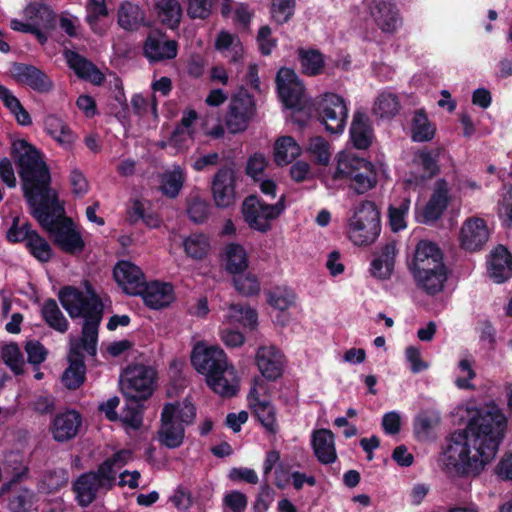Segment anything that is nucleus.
Returning a JSON list of instances; mask_svg holds the SVG:
<instances>
[{
    "mask_svg": "<svg viewBox=\"0 0 512 512\" xmlns=\"http://www.w3.org/2000/svg\"><path fill=\"white\" fill-rule=\"evenodd\" d=\"M254 115L255 103L253 97L247 93H239L230 100L225 124L231 133H239L247 129Z\"/></svg>",
    "mask_w": 512,
    "mask_h": 512,
    "instance_id": "13",
    "label": "nucleus"
},
{
    "mask_svg": "<svg viewBox=\"0 0 512 512\" xmlns=\"http://www.w3.org/2000/svg\"><path fill=\"white\" fill-rule=\"evenodd\" d=\"M6 501L10 512H32L38 507L39 497L33 489L14 485L10 487Z\"/></svg>",
    "mask_w": 512,
    "mask_h": 512,
    "instance_id": "29",
    "label": "nucleus"
},
{
    "mask_svg": "<svg viewBox=\"0 0 512 512\" xmlns=\"http://www.w3.org/2000/svg\"><path fill=\"white\" fill-rule=\"evenodd\" d=\"M144 55L151 62L174 59L177 56L178 44L175 40H167L159 33H150L144 43Z\"/></svg>",
    "mask_w": 512,
    "mask_h": 512,
    "instance_id": "27",
    "label": "nucleus"
},
{
    "mask_svg": "<svg viewBox=\"0 0 512 512\" xmlns=\"http://www.w3.org/2000/svg\"><path fill=\"white\" fill-rule=\"evenodd\" d=\"M114 278L122 290L129 295L140 294L145 282L141 269L129 261H120L116 264Z\"/></svg>",
    "mask_w": 512,
    "mask_h": 512,
    "instance_id": "25",
    "label": "nucleus"
},
{
    "mask_svg": "<svg viewBox=\"0 0 512 512\" xmlns=\"http://www.w3.org/2000/svg\"><path fill=\"white\" fill-rule=\"evenodd\" d=\"M350 137L357 149H367L373 140V130L368 116L362 112H355L350 127Z\"/></svg>",
    "mask_w": 512,
    "mask_h": 512,
    "instance_id": "34",
    "label": "nucleus"
},
{
    "mask_svg": "<svg viewBox=\"0 0 512 512\" xmlns=\"http://www.w3.org/2000/svg\"><path fill=\"white\" fill-rule=\"evenodd\" d=\"M182 246L187 257L202 260L210 251V240L203 233H192L183 239Z\"/></svg>",
    "mask_w": 512,
    "mask_h": 512,
    "instance_id": "44",
    "label": "nucleus"
},
{
    "mask_svg": "<svg viewBox=\"0 0 512 512\" xmlns=\"http://www.w3.org/2000/svg\"><path fill=\"white\" fill-rule=\"evenodd\" d=\"M396 254L395 243L382 246L370 264L371 275L379 280L389 279L394 269Z\"/></svg>",
    "mask_w": 512,
    "mask_h": 512,
    "instance_id": "32",
    "label": "nucleus"
},
{
    "mask_svg": "<svg viewBox=\"0 0 512 512\" xmlns=\"http://www.w3.org/2000/svg\"><path fill=\"white\" fill-rule=\"evenodd\" d=\"M452 196L445 179H438L433 186L431 196L423 208L422 222L433 223L439 220L447 209Z\"/></svg>",
    "mask_w": 512,
    "mask_h": 512,
    "instance_id": "21",
    "label": "nucleus"
},
{
    "mask_svg": "<svg viewBox=\"0 0 512 512\" xmlns=\"http://www.w3.org/2000/svg\"><path fill=\"white\" fill-rule=\"evenodd\" d=\"M68 482V473L64 469H56L45 473L42 479V488L53 493L65 486Z\"/></svg>",
    "mask_w": 512,
    "mask_h": 512,
    "instance_id": "60",
    "label": "nucleus"
},
{
    "mask_svg": "<svg viewBox=\"0 0 512 512\" xmlns=\"http://www.w3.org/2000/svg\"><path fill=\"white\" fill-rule=\"evenodd\" d=\"M107 16L106 0H88L85 20L95 34L104 35L107 32L108 26L101 23Z\"/></svg>",
    "mask_w": 512,
    "mask_h": 512,
    "instance_id": "43",
    "label": "nucleus"
},
{
    "mask_svg": "<svg viewBox=\"0 0 512 512\" xmlns=\"http://www.w3.org/2000/svg\"><path fill=\"white\" fill-rule=\"evenodd\" d=\"M156 372L151 367L135 364L128 366L120 375L123 394L131 400H145L154 390Z\"/></svg>",
    "mask_w": 512,
    "mask_h": 512,
    "instance_id": "10",
    "label": "nucleus"
},
{
    "mask_svg": "<svg viewBox=\"0 0 512 512\" xmlns=\"http://www.w3.org/2000/svg\"><path fill=\"white\" fill-rule=\"evenodd\" d=\"M255 363L265 379L274 381L283 373L285 357L276 346L263 345L257 349Z\"/></svg>",
    "mask_w": 512,
    "mask_h": 512,
    "instance_id": "19",
    "label": "nucleus"
},
{
    "mask_svg": "<svg viewBox=\"0 0 512 512\" xmlns=\"http://www.w3.org/2000/svg\"><path fill=\"white\" fill-rule=\"evenodd\" d=\"M82 426V417L75 410H67L56 415L53 420L51 433L58 442L73 439Z\"/></svg>",
    "mask_w": 512,
    "mask_h": 512,
    "instance_id": "28",
    "label": "nucleus"
},
{
    "mask_svg": "<svg viewBox=\"0 0 512 512\" xmlns=\"http://www.w3.org/2000/svg\"><path fill=\"white\" fill-rule=\"evenodd\" d=\"M35 232L32 226L28 222H21L19 217H14L11 227L7 231V239L12 243L25 242V245L29 241L30 236Z\"/></svg>",
    "mask_w": 512,
    "mask_h": 512,
    "instance_id": "56",
    "label": "nucleus"
},
{
    "mask_svg": "<svg viewBox=\"0 0 512 512\" xmlns=\"http://www.w3.org/2000/svg\"><path fill=\"white\" fill-rule=\"evenodd\" d=\"M436 127L431 123L423 109L417 110L411 122V137L415 142H427L433 139Z\"/></svg>",
    "mask_w": 512,
    "mask_h": 512,
    "instance_id": "45",
    "label": "nucleus"
},
{
    "mask_svg": "<svg viewBox=\"0 0 512 512\" xmlns=\"http://www.w3.org/2000/svg\"><path fill=\"white\" fill-rule=\"evenodd\" d=\"M62 212L57 197L51 196H48L46 202L31 209L32 215L61 250L69 254L79 253L84 249V240L70 219H60Z\"/></svg>",
    "mask_w": 512,
    "mask_h": 512,
    "instance_id": "6",
    "label": "nucleus"
},
{
    "mask_svg": "<svg viewBox=\"0 0 512 512\" xmlns=\"http://www.w3.org/2000/svg\"><path fill=\"white\" fill-rule=\"evenodd\" d=\"M301 154V147L291 136H282L274 145V160L278 165H287Z\"/></svg>",
    "mask_w": 512,
    "mask_h": 512,
    "instance_id": "46",
    "label": "nucleus"
},
{
    "mask_svg": "<svg viewBox=\"0 0 512 512\" xmlns=\"http://www.w3.org/2000/svg\"><path fill=\"white\" fill-rule=\"evenodd\" d=\"M119 469L113 464V461L107 459L104 461L96 472H93L104 490L113 487L116 481V475Z\"/></svg>",
    "mask_w": 512,
    "mask_h": 512,
    "instance_id": "62",
    "label": "nucleus"
},
{
    "mask_svg": "<svg viewBox=\"0 0 512 512\" xmlns=\"http://www.w3.org/2000/svg\"><path fill=\"white\" fill-rule=\"evenodd\" d=\"M222 261L227 272L231 274L244 272L249 263L245 248L238 243H229L224 247Z\"/></svg>",
    "mask_w": 512,
    "mask_h": 512,
    "instance_id": "36",
    "label": "nucleus"
},
{
    "mask_svg": "<svg viewBox=\"0 0 512 512\" xmlns=\"http://www.w3.org/2000/svg\"><path fill=\"white\" fill-rule=\"evenodd\" d=\"M473 364V361L468 358H463L458 362L454 383L459 389L473 390L475 388L472 383L476 377Z\"/></svg>",
    "mask_w": 512,
    "mask_h": 512,
    "instance_id": "52",
    "label": "nucleus"
},
{
    "mask_svg": "<svg viewBox=\"0 0 512 512\" xmlns=\"http://www.w3.org/2000/svg\"><path fill=\"white\" fill-rule=\"evenodd\" d=\"M466 425L453 432L442 452L446 470L458 476H478L496 457L508 426L503 409L494 401L459 409Z\"/></svg>",
    "mask_w": 512,
    "mask_h": 512,
    "instance_id": "1",
    "label": "nucleus"
},
{
    "mask_svg": "<svg viewBox=\"0 0 512 512\" xmlns=\"http://www.w3.org/2000/svg\"><path fill=\"white\" fill-rule=\"evenodd\" d=\"M44 129L48 135L65 149H70L76 140V135L69 126L56 115L50 114L45 117Z\"/></svg>",
    "mask_w": 512,
    "mask_h": 512,
    "instance_id": "35",
    "label": "nucleus"
},
{
    "mask_svg": "<svg viewBox=\"0 0 512 512\" xmlns=\"http://www.w3.org/2000/svg\"><path fill=\"white\" fill-rule=\"evenodd\" d=\"M145 21V12L137 5L129 1L121 3L118 9V25L127 31L140 28Z\"/></svg>",
    "mask_w": 512,
    "mask_h": 512,
    "instance_id": "39",
    "label": "nucleus"
},
{
    "mask_svg": "<svg viewBox=\"0 0 512 512\" xmlns=\"http://www.w3.org/2000/svg\"><path fill=\"white\" fill-rule=\"evenodd\" d=\"M82 351L87 353L81 344V338L79 340L71 339L68 355L69 366L62 376V382L68 389L78 388L85 380L86 367Z\"/></svg>",
    "mask_w": 512,
    "mask_h": 512,
    "instance_id": "23",
    "label": "nucleus"
},
{
    "mask_svg": "<svg viewBox=\"0 0 512 512\" xmlns=\"http://www.w3.org/2000/svg\"><path fill=\"white\" fill-rule=\"evenodd\" d=\"M381 232L380 212L373 201L360 200L349 210L346 234L355 246H369Z\"/></svg>",
    "mask_w": 512,
    "mask_h": 512,
    "instance_id": "7",
    "label": "nucleus"
},
{
    "mask_svg": "<svg viewBox=\"0 0 512 512\" xmlns=\"http://www.w3.org/2000/svg\"><path fill=\"white\" fill-rule=\"evenodd\" d=\"M285 209V195H281L274 204L266 203L256 195H250L244 199L241 205V213L244 222L249 228L260 233L270 231L272 222L276 220Z\"/></svg>",
    "mask_w": 512,
    "mask_h": 512,
    "instance_id": "9",
    "label": "nucleus"
},
{
    "mask_svg": "<svg viewBox=\"0 0 512 512\" xmlns=\"http://www.w3.org/2000/svg\"><path fill=\"white\" fill-rule=\"evenodd\" d=\"M26 248L34 258L43 263L48 262L53 256L50 244L37 231L30 236Z\"/></svg>",
    "mask_w": 512,
    "mask_h": 512,
    "instance_id": "53",
    "label": "nucleus"
},
{
    "mask_svg": "<svg viewBox=\"0 0 512 512\" xmlns=\"http://www.w3.org/2000/svg\"><path fill=\"white\" fill-rule=\"evenodd\" d=\"M185 179L184 170L180 166H175L159 176V189L165 196L175 198L180 193Z\"/></svg>",
    "mask_w": 512,
    "mask_h": 512,
    "instance_id": "42",
    "label": "nucleus"
},
{
    "mask_svg": "<svg viewBox=\"0 0 512 512\" xmlns=\"http://www.w3.org/2000/svg\"><path fill=\"white\" fill-rule=\"evenodd\" d=\"M400 110V102L396 94L390 91L381 92L373 105V113L380 118H392Z\"/></svg>",
    "mask_w": 512,
    "mask_h": 512,
    "instance_id": "50",
    "label": "nucleus"
},
{
    "mask_svg": "<svg viewBox=\"0 0 512 512\" xmlns=\"http://www.w3.org/2000/svg\"><path fill=\"white\" fill-rule=\"evenodd\" d=\"M409 271L416 287L431 296L443 291L449 273L442 250L428 240H421L416 245Z\"/></svg>",
    "mask_w": 512,
    "mask_h": 512,
    "instance_id": "4",
    "label": "nucleus"
},
{
    "mask_svg": "<svg viewBox=\"0 0 512 512\" xmlns=\"http://www.w3.org/2000/svg\"><path fill=\"white\" fill-rule=\"evenodd\" d=\"M13 79L38 93H49L54 88L51 78L41 69L24 63H15L11 68Z\"/></svg>",
    "mask_w": 512,
    "mask_h": 512,
    "instance_id": "18",
    "label": "nucleus"
},
{
    "mask_svg": "<svg viewBox=\"0 0 512 512\" xmlns=\"http://www.w3.org/2000/svg\"><path fill=\"white\" fill-rule=\"evenodd\" d=\"M191 363L199 373L205 376L206 380L208 376L228 364L229 360L224 350L219 346L198 342L193 347Z\"/></svg>",
    "mask_w": 512,
    "mask_h": 512,
    "instance_id": "12",
    "label": "nucleus"
},
{
    "mask_svg": "<svg viewBox=\"0 0 512 512\" xmlns=\"http://www.w3.org/2000/svg\"><path fill=\"white\" fill-rule=\"evenodd\" d=\"M187 213L193 222L202 223L209 215V205L205 199L197 195L192 196L188 203Z\"/></svg>",
    "mask_w": 512,
    "mask_h": 512,
    "instance_id": "61",
    "label": "nucleus"
},
{
    "mask_svg": "<svg viewBox=\"0 0 512 512\" xmlns=\"http://www.w3.org/2000/svg\"><path fill=\"white\" fill-rule=\"evenodd\" d=\"M1 358L15 374L23 372L25 362L21 350L16 343L4 345L1 349Z\"/></svg>",
    "mask_w": 512,
    "mask_h": 512,
    "instance_id": "54",
    "label": "nucleus"
},
{
    "mask_svg": "<svg viewBox=\"0 0 512 512\" xmlns=\"http://www.w3.org/2000/svg\"><path fill=\"white\" fill-rule=\"evenodd\" d=\"M205 381L213 392L222 397H233L239 391L240 379L235 366L230 362Z\"/></svg>",
    "mask_w": 512,
    "mask_h": 512,
    "instance_id": "24",
    "label": "nucleus"
},
{
    "mask_svg": "<svg viewBox=\"0 0 512 512\" xmlns=\"http://www.w3.org/2000/svg\"><path fill=\"white\" fill-rule=\"evenodd\" d=\"M159 20L167 27H178L182 17V7L178 0H159L156 4Z\"/></svg>",
    "mask_w": 512,
    "mask_h": 512,
    "instance_id": "49",
    "label": "nucleus"
},
{
    "mask_svg": "<svg viewBox=\"0 0 512 512\" xmlns=\"http://www.w3.org/2000/svg\"><path fill=\"white\" fill-rule=\"evenodd\" d=\"M279 96L286 107L296 108L305 97L302 82L296 73L289 68H281L276 77Z\"/></svg>",
    "mask_w": 512,
    "mask_h": 512,
    "instance_id": "17",
    "label": "nucleus"
},
{
    "mask_svg": "<svg viewBox=\"0 0 512 512\" xmlns=\"http://www.w3.org/2000/svg\"><path fill=\"white\" fill-rule=\"evenodd\" d=\"M223 326L237 324L253 329L257 325V313L248 306L231 304L223 318Z\"/></svg>",
    "mask_w": 512,
    "mask_h": 512,
    "instance_id": "40",
    "label": "nucleus"
},
{
    "mask_svg": "<svg viewBox=\"0 0 512 512\" xmlns=\"http://www.w3.org/2000/svg\"><path fill=\"white\" fill-rule=\"evenodd\" d=\"M439 153V150L430 151L427 149L416 152L412 160V170L407 182L417 186L434 177L439 172Z\"/></svg>",
    "mask_w": 512,
    "mask_h": 512,
    "instance_id": "20",
    "label": "nucleus"
},
{
    "mask_svg": "<svg viewBox=\"0 0 512 512\" xmlns=\"http://www.w3.org/2000/svg\"><path fill=\"white\" fill-rule=\"evenodd\" d=\"M307 152L321 165H327L332 155L330 144L320 136L313 137L309 140Z\"/></svg>",
    "mask_w": 512,
    "mask_h": 512,
    "instance_id": "55",
    "label": "nucleus"
},
{
    "mask_svg": "<svg viewBox=\"0 0 512 512\" xmlns=\"http://www.w3.org/2000/svg\"><path fill=\"white\" fill-rule=\"evenodd\" d=\"M317 110L325 129L333 134L342 133L348 117V106L343 97L335 93L323 94L317 102Z\"/></svg>",
    "mask_w": 512,
    "mask_h": 512,
    "instance_id": "11",
    "label": "nucleus"
},
{
    "mask_svg": "<svg viewBox=\"0 0 512 512\" xmlns=\"http://www.w3.org/2000/svg\"><path fill=\"white\" fill-rule=\"evenodd\" d=\"M212 199L216 207L225 209L236 202L235 172L231 168H221L215 174L211 186Z\"/></svg>",
    "mask_w": 512,
    "mask_h": 512,
    "instance_id": "16",
    "label": "nucleus"
},
{
    "mask_svg": "<svg viewBox=\"0 0 512 512\" xmlns=\"http://www.w3.org/2000/svg\"><path fill=\"white\" fill-rule=\"evenodd\" d=\"M13 151L17 155L24 194L31 209L46 202L48 196L56 197L49 188L50 174L40 152L25 140L14 142Z\"/></svg>",
    "mask_w": 512,
    "mask_h": 512,
    "instance_id": "3",
    "label": "nucleus"
},
{
    "mask_svg": "<svg viewBox=\"0 0 512 512\" xmlns=\"http://www.w3.org/2000/svg\"><path fill=\"white\" fill-rule=\"evenodd\" d=\"M59 301L69 316L84 318L81 344L87 354L94 356L98 341V328L103 315V303L91 284L84 283L81 290L74 286H65L58 293Z\"/></svg>",
    "mask_w": 512,
    "mask_h": 512,
    "instance_id": "2",
    "label": "nucleus"
},
{
    "mask_svg": "<svg viewBox=\"0 0 512 512\" xmlns=\"http://www.w3.org/2000/svg\"><path fill=\"white\" fill-rule=\"evenodd\" d=\"M196 417V408L188 399L166 404L161 412V425L157 431V440L169 449L183 444L184 425H190Z\"/></svg>",
    "mask_w": 512,
    "mask_h": 512,
    "instance_id": "8",
    "label": "nucleus"
},
{
    "mask_svg": "<svg viewBox=\"0 0 512 512\" xmlns=\"http://www.w3.org/2000/svg\"><path fill=\"white\" fill-rule=\"evenodd\" d=\"M298 55L304 74L316 76L323 72L325 61L321 52L315 49H300Z\"/></svg>",
    "mask_w": 512,
    "mask_h": 512,
    "instance_id": "51",
    "label": "nucleus"
},
{
    "mask_svg": "<svg viewBox=\"0 0 512 512\" xmlns=\"http://www.w3.org/2000/svg\"><path fill=\"white\" fill-rule=\"evenodd\" d=\"M224 512H244L247 507V497L244 493L234 490L223 497Z\"/></svg>",
    "mask_w": 512,
    "mask_h": 512,
    "instance_id": "63",
    "label": "nucleus"
},
{
    "mask_svg": "<svg viewBox=\"0 0 512 512\" xmlns=\"http://www.w3.org/2000/svg\"><path fill=\"white\" fill-rule=\"evenodd\" d=\"M295 0H272L271 16L278 24L286 23L294 14Z\"/></svg>",
    "mask_w": 512,
    "mask_h": 512,
    "instance_id": "58",
    "label": "nucleus"
},
{
    "mask_svg": "<svg viewBox=\"0 0 512 512\" xmlns=\"http://www.w3.org/2000/svg\"><path fill=\"white\" fill-rule=\"evenodd\" d=\"M314 454L321 464H332L337 460L334 434L328 429L315 430L311 436Z\"/></svg>",
    "mask_w": 512,
    "mask_h": 512,
    "instance_id": "30",
    "label": "nucleus"
},
{
    "mask_svg": "<svg viewBox=\"0 0 512 512\" xmlns=\"http://www.w3.org/2000/svg\"><path fill=\"white\" fill-rule=\"evenodd\" d=\"M410 198L403 196L388 207L389 226L393 232H399L407 227V216L410 209Z\"/></svg>",
    "mask_w": 512,
    "mask_h": 512,
    "instance_id": "47",
    "label": "nucleus"
},
{
    "mask_svg": "<svg viewBox=\"0 0 512 512\" xmlns=\"http://www.w3.org/2000/svg\"><path fill=\"white\" fill-rule=\"evenodd\" d=\"M490 230L486 221L480 217H469L461 225L458 240L462 249L475 252L488 242Z\"/></svg>",
    "mask_w": 512,
    "mask_h": 512,
    "instance_id": "15",
    "label": "nucleus"
},
{
    "mask_svg": "<svg viewBox=\"0 0 512 512\" xmlns=\"http://www.w3.org/2000/svg\"><path fill=\"white\" fill-rule=\"evenodd\" d=\"M23 15L33 27H42L43 29L51 28L55 17L53 10L42 2L29 3L23 10Z\"/></svg>",
    "mask_w": 512,
    "mask_h": 512,
    "instance_id": "38",
    "label": "nucleus"
},
{
    "mask_svg": "<svg viewBox=\"0 0 512 512\" xmlns=\"http://www.w3.org/2000/svg\"><path fill=\"white\" fill-rule=\"evenodd\" d=\"M367 9L377 26L385 33L397 30L400 19L394 0H365Z\"/></svg>",
    "mask_w": 512,
    "mask_h": 512,
    "instance_id": "22",
    "label": "nucleus"
},
{
    "mask_svg": "<svg viewBox=\"0 0 512 512\" xmlns=\"http://www.w3.org/2000/svg\"><path fill=\"white\" fill-rule=\"evenodd\" d=\"M218 0H187V14L192 19H207Z\"/></svg>",
    "mask_w": 512,
    "mask_h": 512,
    "instance_id": "59",
    "label": "nucleus"
},
{
    "mask_svg": "<svg viewBox=\"0 0 512 512\" xmlns=\"http://www.w3.org/2000/svg\"><path fill=\"white\" fill-rule=\"evenodd\" d=\"M335 169L326 178L325 185L329 189L347 187L356 195H364L377 185L375 166L365 158L350 151H341L335 157Z\"/></svg>",
    "mask_w": 512,
    "mask_h": 512,
    "instance_id": "5",
    "label": "nucleus"
},
{
    "mask_svg": "<svg viewBox=\"0 0 512 512\" xmlns=\"http://www.w3.org/2000/svg\"><path fill=\"white\" fill-rule=\"evenodd\" d=\"M215 48L231 62H238L244 54V48L239 37L227 31H221L218 34L215 40Z\"/></svg>",
    "mask_w": 512,
    "mask_h": 512,
    "instance_id": "41",
    "label": "nucleus"
},
{
    "mask_svg": "<svg viewBox=\"0 0 512 512\" xmlns=\"http://www.w3.org/2000/svg\"><path fill=\"white\" fill-rule=\"evenodd\" d=\"M101 490L104 489L92 472L80 475L73 484L76 500L82 507L90 505Z\"/></svg>",
    "mask_w": 512,
    "mask_h": 512,
    "instance_id": "33",
    "label": "nucleus"
},
{
    "mask_svg": "<svg viewBox=\"0 0 512 512\" xmlns=\"http://www.w3.org/2000/svg\"><path fill=\"white\" fill-rule=\"evenodd\" d=\"M296 295L293 290L277 287L269 293V304L279 310H286L294 305Z\"/></svg>",
    "mask_w": 512,
    "mask_h": 512,
    "instance_id": "57",
    "label": "nucleus"
},
{
    "mask_svg": "<svg viewBox=\"0 0 512 512\" xmlns=\"http://www.w3.org/2000/svg\"><path fill=\"white\" fill-rule=\"evenodd\" d=\"M140 294L146 306L154 310L168 307L175 300L174 287L168 282L152 281L143 286Z\"/></svg>",
    "mask_w": 512,
    "mask_h": 512,
    "instance_id": "26",
    "label": "nucleus"
},
{
    "mask_svg": "<svg viewBox=\"0 0 512 512\" xmlns=\"http://www.w3.org/2000/svg\"><path fill=\"white\" fill-rule=\"evenodd\" d=\"M136 401L128 403L120 416L121 421L133 429H138L142 425V412Z\"/></svg>",
    "mask_w": 512,
    "mask_h": 512,
    "instance_id": "64",
    "label": "nucleus"
},
{
    "mask_svg": "<svg viewBox=\"0 0 512 512\" xmlns=\"http://www.w3.org/2000/svg\"><path fill=\"white\" fill-rule=\"evenodd\" d=\"M265 392V382L260 378L255 379L248 394L249 407L253 410L265 430L275 434L278 431L275 408L269 401L260 399V396Z\"/></svg>",
    "mask_w": 512,
    "mask_h": 512,
    "instance_id": "14",
    "label": "nucleus"
},
{
    "mask_svg": "<svg viewBox=\"0 0 512 512\" xmlns=\"http://www.w3.org/2000/svg\"><path fill=\"white\" fill-rule=\"evenodd\" d=\"M41 314L46 324L55 331L65 333L68 330L69 323L54 299L43 303Z\"/></svg>",
    "mask_w": 512,
    "mask_h": 512,
    "instance_id": "48",
    "label": "nucleus"
},
{
    "mask_svg": "<svg viewBox=\"0 0 512 512\" xmlns=\"http://www.w3.org/2000/svg\"><path fill=\"white\" fill-rule=\"evenodd\" d=\"M64 58L69 66L77 76L89 79L94 83H100L103 80V74L96 69V67L72 50L64 51Z\"/></svg>",
    "mask_w": 512,
    "mask_h": 512,
    "instance_id": "37",
    "label": "nucleus"
},
{
    "mask_svg": "<svg viewBox=\"0 0 512 512\" xmlns=\"http://www.w3.org/2000/svg\"><path fill=\"white\" fill-rule=\"evenodd\" d=\"M488 273L497 283H502L512 276V257L507 248L499 245L491 251Z\"/></svg>",
    "mask_w": 512,
    "mask_h": 512,
    "instance_id": "31",
    "label": "nucleus"
}]
</instances>
